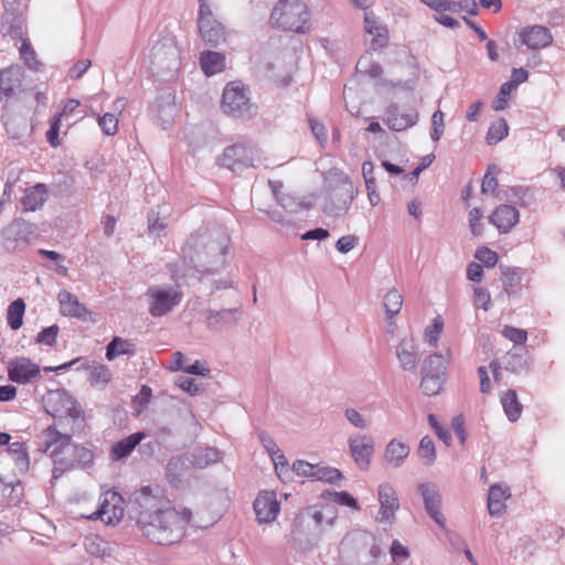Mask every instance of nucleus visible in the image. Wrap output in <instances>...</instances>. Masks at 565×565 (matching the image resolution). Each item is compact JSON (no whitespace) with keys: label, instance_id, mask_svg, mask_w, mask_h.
Here are the masks:
<instances>
[{"label":"nucleus","instance_id":"nucleus-1","mask_svg":"<svg viewBox=\"0 0 565 565\" xmlns=\"http://www.w3.org/2000/svg\"><path fill=\"white\" fill-rule=\"evenodd\" d=\"M129 513L142 535L159 545H172L181 541L192 520L190 509H174L148 486L132 493Z\"/></svg>","mask_w":565,"mask_h":565},{"label":"nucleus","instance_id":"nucleus-2","mask_svg":"<svg viewBox=\"0 0 565 565\" xmlns=\"http://www.w3.org/2000/svg\"><path fill=\"white\" fill-rule=\"evenodd\" d=\"M230 236L221 228L201 227L185 242L182 254L196 271L214 275L226 266Z\"/></svg>","mask_w":565,"mask_h":565},{"label":"nucleus","instance_id":"nucleus-3","mask_svg":"<svg viewBox=\"0 0 565 565\" xmlns=\"http://www.w3.org/2000/svg\"><path fill=\"white\" fill-rule=\"evenodd\" d=\"M309 19L307 6L299 0H279L270 14L275 28L298 33L309 29Z\"/></svg>","mask_w":565,"mask_h":565},{"label":"nucleus","instance_id":"nucleus-4","mask_svg":"<svg viewBox=\"0 0 565 565\" xmlns=\"http://www.w3.org/2000/svg\"><path fill=\"white\" fill-rule=\"evenodd\" d=\"M356 190L343 172H334L329 179V200L326 212L332 215H339L349 210L354 200Z\"/></svg>","mask_w":565,"mask_h":565},{"label":"nucleus","instance_id":"nucleus-5","mask_svg":"<svg viewBox=\"0 0 565 565\" xmlns=\"http://www.w3.org/2000/svg\"><path fill=\"white\" fill-rule=\"evenodd\" d=\"M151 317L159 318L171 312L182 301L183 294L173 286L153 285L145 294Z\"/></svg>","mask_w":565,"mask_h":565},{"label":"nucleus","instance_id":"nucleus-6","mask_svg":"<svg viewBox=\"0 0 565 565\" xmlns=\"http://www.w3.org/2000/svg\"><path fill=\"white\" fill-rule=\"evenodd\" d=\"M248 88L238 83L230 82L222 95V109L225 114L235 118L248 117L252 109Z\"/></svg>","mask_w":565,"mask_h":565},{"label":"nucleus","instance_id":"nucleus-7","mask_svg":"<svg viewBox=\"0 0 565 565\" xmlns=\"http://www.w3.org/2000/svg\"><path fill=\"white\" fill-rule=\"evenodd\" d=\"M198 25L200 34L206 44L218 46L221 43L225 42V29L223 24L214 18L207 0L199 1Z\"/></svg>","mask_w":565,"mask_h":565},{"label":"nucleus","instance_id":"nucleus-8","mask_svg":"<svg viewBox=\"0 0 565 565\" xmlns=\"http://www.w3.org/2000/svg\"><path fill=\"white\" fill-rule=\"evenodd\" d=\"M181 51L172 40L159 42L152 47V65L158 70L174 73L180 66ZM173 76V74H171Z\"/></svg>","mask_w":565,"mask_h":565},{"label":"nucleus","instance_id":"nucleus-9","mask_svg":"<svg viewBox=\"0 0 565 565\" xmlns=\"http://www.w3.org/2000/svg\"><path fill=\"white\" fill-rule=\"evenodd\" d=\"M348 447L355 465L361 470L367 471L375 450L373 437L365 434H354L348 438Z\"/></svg>","mask_w":565,"mask_h":565},{"label":"nucleus","instance_id":"nucleus-10","mask_svg":"<svg viewBox=\"0 0 565 565\" xmlns=\"http://www.w3.org/2000/svg\"><path fill=\"white\" fill-rule=\"evenodd\" d=\"M124 516L122 497L116 491H107L100 497L99 508L89 519L105 524L118 523Z\"/></svg>","mask_w":565,"mask_h":565},{"label":"nucleus","instance_id":"nucleus-11","mask_svg":"<svg viewBox=\"0 0 565 565\" xmlns=\"http://www.w3.org/2000/svg\"><path fill=\"white\" fill-rule=\"evenodd\" d=\"M253 161V149L241 142L226 147L221 157V166L233 172L252 167Z\"/></svg>","mask_w":565,"mask_h":565},{"label":"nucleus","instance_id":"nucleus-12","mask_svg":"<svg viewBox=\"0 0 565 565\" xmlns=\"http://www.w3.org/2000/svg\"><path fill=\"white\" fill-rule=\"evenodd\" d=\"M7 371L9 380L18 384L31 383L41 375L40 366L25 356L11 359Z\"/></svg>","mask_w":565,"mask_h":565},{"label":"nucleus","instance_id":"nucleus-13","mask_svg":"<svg viewBox=\"0 0 565 565\" xmlns=\"http://www.w3.org/2000/svg\"><path fill=\"white\" fill-rule=\"evenodd\" d=\"M39 439V449L50 455L54 461L64 448L72 443V436L70 434L60 433L54 426H49L44 429Z\"/></svg>","mask_w":565,"mask_h":565},{"label":"nucleus","instance_id":"nucleus-14","mask_svg":"<svg viewBox=\"0 0 565 565\" xmlns=\"http://www.w3.org/2000/svg\"><path fill=\"white\" fill-rule=\"evenodd\" d=\"M418 492L423 498L426 512L440 527H445L446 519L440 511L441 494L439 488L433 482H424L418 484Z\"/></svg>","mask_w":565,"mask_h":565},{"label":"nucleus","instance_id":"nucleus-15","mask_svg":"<svg viewBox=\"0 0 565 565\" xmlns=\"http://www.w3.org/2000/svg\"><path fill=\"white\" fill-rule=\"evenodd\" d=\"M380 510L376 521L381 523H392L395 520V513L399 509V501L392 484L384 482L377 490Z\"/></svg>","mask_w":565,"mask_h":565},{"label":"nucleus","instance_id":"nucleus-16","mask_svg":"<svg viewBox=\"0 0 565 565\" xmlns=\"http://www.w3.org/2000/svg\"><path fill=\"white\" fill-rule=\"evenodd\" d=\"M253 507L259 523L274 521L280 511V504L274 491L260 492L255 499Z\"/></svg>","mask_w":565,"mask_h":565},{"label":"nucleus","instance_id":"nucleus-17","mask_svg":"<svg viewBox=\"0 0 565 565\" xmlns=\"http://www.w3.org/2000/svg\"><path fill=\"white\" fill-rule=\"evenodd\" d=\"M242 316V309L231 308L214 310L209 309L205 311L206 327L214 331H222L234 327Z\"/></svg>","mask_w":565,"mask_h":565},{"label":"nucleus","instance_id":"nucleus-18","mask_svg":"<svg viewBox=\"0 0 565 565\" xmlns=\"http://www.w3.org/2000/svg\"><path fill=\"white\" fill-rule=\"evenodd\" d=\"M419 115L417 110L411 109L407 113H401L397 105H390L383 117V121L394 131H403L417 124Z\"/></svg>","mask_w":565,"mask_h":565},{"label":"nucleus","instance_id":"nucleus-19","mask_svg":"<svg viewBox=\"0 0 565 565\" xmlns=\"http://www.w3.org/2000/svg\"><path fill=\"white\" fill-rule=\"evenodd\" d=\"M489 223L502 233H509L520 221L518 209L511 204H501L489 215Z\"/></svg>","mask_w":565,"mask_h":565},{"label":"nucleus","instance_id":"nucleus-20","mask_svg":"<svg viewBox=\"0 0 565 565\" xmlns=\"http://www.w3.org/2000/svg\"><path fill=\"white\" fill-rule=\"evenodd\" d=\"M57 301L60 305V312L64 317L76 318L79 320H87L90 316L89 310L82 303L78 298L66 289H62L57 294Z\"/></svg>","mask_w":565,"mask_h":565},{"label":"nucleus","instance_id":"nucleus-21","mask_svg":"<svg viewBox=\"0 0 565 565\" xmlns=\"http://www.w3.org/2000/svg\"><path fill=\"white\" fill-rule=\"evenodd\" d=\"M519 35L521 42L530 50L546 47L553 41L550 30L543 25L525 26L520 31Z\"/></svg>","mask_w":565,"mask_h":565},{"label":"nucleus","instance_id":"nucleus-22","mask_svg":"<svg viewBox=\"0 0 565 565\" xmlns=\"http://www.w3.org/2000/svg\"><path fill=\"white\" fill-rule=\"evenodd\" d=\"M364 29L366 33L373 36L371 41L372 50L376 51L387 45L388 30L372 11L364 13Z\"/></svg>","mask_w":565,"mask_h":565},{"label":"nucleus","instance_id":"nucleus-23","mask_svg":"<svg viewBox=\"0 0 565 565\" xmlns=\"http://www.w3.org/2000/svg\"><path fill=\"white\" fill-rule=\"evenodd\" d=\"M396 356L404 371L414 372L419 361L418 347L414 339H402L396 347Z\"/></svg>","mask_w":565,"mask_h":565},{"label":"nucleus","instance_id":"nucleus-24","mask_svg":"<svg viewBox=\"0 0 565 565\" xmlns=\"http://www.w3.org/2000/svg\"><path fill=\"white\" fill-rule=\"evenodd\" d=\"M47 198V185L44 183H36L35 185L25 189L20 202L24 211L34 212L44 205Z\"/></svg>","mask_w":565,"mask_h":565},{"label":"nucleus","instance_id":"nucleus-25","mask_svg":"<svg viewBox=\"0 0 565 565\" xmlns=\"http://www.w3.org/2000/svg\"><path fill=\"white\" fill-rule=\"evenodd\" d=\"M23 78L21 66L12 65L0 73V94L11 97L20 89Z\"/></svg>","mask_w":565,"mask_h":565},{"label":"nucleus","instance_id":"nucleus-26","mask_svg":"<svg viewBox=\"0 0 565 565\" xmlns=\"http://www.w3.org/2000/svg\"><path fill=\"white\" fill-rule=\"evenodd\" d=\"M508 487L493 484L489 489L488 494V510L491 516L499 518L503 515L507 510L505 501L510 498Z\"/></svg>","mask_w":565,"mask_h":565},{"label":"nucleus","instance_id":"nucleus-27","mask_svg":"<svg viewBox=\"0 0 565 565\" xmlns=\"http://www.w3.org/2000/svg\"><path fill=\"white\" fill-rule=\"evenodd\" d=\"M409 455V447L399 439L393 438L384 449V460L393 468H399Z\"/></svg>","mask_w":565,"mask_h":565},{"label":"nucleus","instance_id":"nucleus-28","mask_svg":"<svg viewBox=\"0 0 565 565\" xmlns=\"http://www.w3.org/2000/svg\"><path fill=\"white\" fill-rule=\"evenodd\" d=\"M77 451V445L76 444H68L64 451L61 452V455L57 456V458L53 461L54 467L52 470V478L58 479L61 476L70 470L74 469V459Z\"/></svg>","mask_w":565,"mask_h":565},{"label":"nucleus","instance_id":"nucleus-29","mask_svg":"<svg viewBox=\"0 0 565 565\" xmlns=\"http://www.w3.org/2000/svg\"><path fill=\"white\" fill-rule=\"evenodd\" d=\"M145 437V433L139 431L115 443L111 447V457L115 460H120L128 457Z\"/></svg>","mask_w":565,"mask_h":565},{"label":"nucleus","instance_id":"nucleus-30","mask_svg":"<svg viewBox=\"0 0 565 565\" xmlns=\"http://www.w3.org/2000/svg\"><path fill=\"white\" fill-rule=\"evenodd\" d=\"M202 71L207 75H214L222 72L225 67V56L222 53L204 51L200 56Z\"/></svg>","mask_w":565,"mask_h":565},{"label":"nucleus","instance_id":"nucleus-31","mask_svg":"<svg viewBox=\"0 0 565 565\" xmlns=\"http://www.w3.org/2000/svg\"><path fill=\"white\" fill-rule=\"evenodd\" d=\"M220 451L214 447H205L191 454V463L198 469H204L220 460Z\"/></svg>","mask_w":565,"mask_h":565},{"label":"nucleus","instance_id":"nucleus-32","mask_svg":"<svg viewBox=\"0 0 565 565\" xmlns=\"http://www.w3.org/2000/svg\"><path fill=\"white\" fill-rule=\"evenodd\" d=\"M136 353V345L126 339L115 337L106 348V358L109 361L115 360L119 355H134Z\"/></svg>","mask_w":565,"mask_h":565},{"label":"nucleus","instance_id":"nucleus-33","mask_svg":"<svg viewBox=\"0 0 565 565\" xmlns=\"http://www.w3.org/2000/svg\"><path fill=\"white\" fill-rule=\"evenodd\" d=\"M501 404L503 411L510 422H515L520 418L522 413V405L518 399L516 392L509 388L501 395Z\"/></svg>","mask_w":565,"mask_h":565},{"label":"nucleus","instance_id":"nucleus-34","mask_svg":"<svg viewBox=\"0 0 565 565\" xmlns=\"http://www.w3.org/2000/svg\"><path fill=\"white\" fill-rule=\"evenodd\" d=\"M447 358L439 353L428 355L424 361L422 373L444 376L450 358V349H447Z\"/></svg>","mask_w":565,"mask_h":565},{"label":"nucleus","instance_id":"nucleus-35","mask_svg":"<svg viewBox=\"0 0 565 565\" xmlns=\"http://www.w3.org/2000/svg\"><path fill=\"white\" fill-rule=\"evenodd\" d=\"M25 303L22 298L12 301L7 311V322L12 330H18L23 323Z\"/></svg>","mask_w":565,"mask_h":565},{"label":"nucleus","instance_id":"nucleus-36","mask_svg":"<svg viewBox=\"0 0 565 565\" xmlns=\"http://www.w3.org/2000/svg\"><path fill=\"white\" fill-rule=\"evenodd\" d=\"M8 451L20 471H26L29 469V454L24 443L14 441L10 444Z\"/></svg>","mask_w":565,"mask_h":565},{"label":"nucleus","instance_id":"nucleus-37","mask_svg":"<svg viewBox=\"0 0 565 565\" xmlns=\"http://www.w3.org/2000/svg\"><path fill=\"white\" fill-rule=\"evenodd\" d=\"M499 269L501 273V281L507 292H510V289L519 286L522 282L524 274L523 269L503 265H500Z\"/></svg>","mask_w":565,"mask_h":565},{"label":"nucleus","instance_id":"nucleus-38","mask_svg":"<svg viewBox=\"0 0 565 565\" xmlns=\"http://www.w3.org/2000/svg\"><path fill=\"white\" fill-rule=\"evenodd\" d=\"M356 70L360 74L373 79L381 78L383 75V67L380 63L373 61L371 55L361 56L356 63Z\"/></svg>","mask_w":565,"mask_h":565},{"label":"nucleus","instance_id":"nucleus-39","mask_svg":"<svg viewBox=\"0 0 565 565\" xmlns=\"http://www.w3.org/2000/svg\"><path fill=\"white\" fill-rule=\"evenodd\" d=\"M384 307L387 318H394L396 315L401 312L403 307L402 294L395 288L388 290L384 296Z\"/></svg>","mask_w":565,"mask_h":565},{"label":"nucleus","instance_id":"nucleus-40","mask_svg":"<svg viewBox=\"0 0 565 565\" xmlns=\"http://www.w3.org/2000/svg\"><path fill=\"white\" fill-rule=\"evenodd\" d=\"M509 127L505 119L500 118L492 122L488 129L486 140L488 145H495L508 136Z\"/></svg>","mask_w":565,"mask_h":565},{"label":"nucleus","instance_id":"nucleus-41","mask_svg":"<svg viewBox=\"0 0 565 565\" xmlns=\"http://www.w3.org/2000/svg\"><path fill=\"white\" fill-rule=\"evenodd\" d=\"M441 387L443 376L422 373L420 388L425 395L434 396L440 392Z\"/></svg>","mask_w":565,"mask_h":565},{"label":"nucleus","instance_id":"nucleus-42","mask_svg":"<svg viewBox=\"0 0 565 565\" xmlns=\"http://www.w3.org/2000/svg\"><path fill=\"white\" fill-rule=\"evenodd\" d=\"M417 454L425 465L431 466L436 460V450L430 437L425 436L420 439Z\"/></svg>","mask_w":565,"mask_h":565},{"label":"nucleus","instance_id":"nucleus-43","mask_svg":"<svg viewBox=\"0 0 565 565\" xmlns=\"http://www.w3.org/2000/svg\"><path fill=\"white\" fill-rule=\"evenodd\" d=\"M111 377V373L106 365L96 364L89 370V382L92 385H106Z\"/></svg>","mask_w":565,"mask_h":565},{"label":"nucleus","instance_id":"nucleus-44","mask_svg":"<svg viewBox=\"0 0 565 565\" xmlns=\"http://www.w3.org/2000/svg\"><path fill=\"white\" fill-rule=\"evenodd\" d=\"M58 331L60 328L57 324H52L47 328H44L38 333L35 342L42 345L54 347L56 343Z\"/></svg>","mask_w":565,"mask_h":565},{"label":"nucleus","instance_id":"nucleus-45","mask_svg":"<svg viewBox=\"0 0 565 565\" xmlns=\"http://www.w3.org/2000/svg\"><path fill=\"white\" fill-rule=\"evenodd\" d=\"M342 478L339 469L317 465L315 480L333 483Z\"/></svg>","mask_w":565,"mask_h":565},{"label":"nucleus","instance_id":"nucleus-46","mask_svg":"<svg viewBox=\"0 0 565 565\" xmlns=\"http://www.w3.org/2000/svg\"><path fill=\"white\" fill-rule=\"evenodd\" d=\"M475 257L479 260L481 266L487 268L494 267L499 260L498 254L488 247L478 248Z\"/></svg>","mask_w":565,"mask_h":565},{"label":"nucleus","instance_id":"nucleus-47","mask_svg":"<svg viewBox=\"0 0 565 565\" xmlns=\"http://www.w3.org/2000/svg\"><path fill=\"white\" fill-rule=\"evenodd\" d=\"M505 369L513 373H520L526 369V361L521 353L510 352L505 356Z\"/></svg>","mask_w":565,"mask_h":565},{"label":"nucleus","instance_id":"nucleus-48","mask_svg":"<svg viewBox=\"0 0 565 565\" xmlns=\"http://www.w3.org/2000/svg\"><path fill=\"white\" fill-rule=\"evenodd\" d=\"M182 467L183 462L180 458L173 457L169 460L166 468V475L170 483L177 484L178 482H180Z\"/></svg>","mask_w":565,"mask_h":565},{"label":"nucleus","instance_id":"nucleus-49","mask_svg":"<svg viewBox=\"0 0 565 565\" xmlns=\"http://www.w3.org/2000/svg\"><path fill=\"white\" fill-rule=\"evenodd\" d=\"M98 125L107 136H114L118 130V119L111 113L98 117Z\"/></svg>","mask_w":565,"mask_h":565},{"label":"nucleus","instance_id":"nucleus-50","mask_svg":"<svg viewBox=\"0 0 565 565\" xmlns=\"http://www.w3.org/2000/svg\"><path fill=\"white\" fill-rule=\"evenodd\" d=\"M443 328L444 323L440 317L435 318L431 326L426 328L425 338L430 345L437 347L439 335L443 332Z\"/></svg>","mask_w":565,"mask_h":565},{"label":"nucleus","instance_id":"nucleus-51","mask_svg":"<svg viewBox=\"0 0 565 565\" xmlns=\"http://www.w3.org/2000/svg\"><path fill=\"white\" fill-rule=\"evenodd\" d=\"M473 303L477 308L488 311L491 307L490 292L482 287H473Z\"/></svg>","mask_w":565,"mask_h":565},{"label":"nucleus","instance_id":"nucleus-52","mask_svg":"<svg viewBox=\"0 0 565 565\" xmlns=\"http://www.w3.org/2000/svg\"><path fill=\"white\" fill-rule=\"evenodd\" d=\"M344 417L355 428L366 429L369 427L366 418L353 407H349L344 411Z\"/></svg>","mask_w":565,"mask_h":565},{"label":"nucleus","instance_id":"nucleus-53","mask_svg":"<svg viewBox=\"0 0 565 565\" xmlns=\"http://www.w3.org/2000/svg\"><path fill=\"white\" fill-rule=\"evenodd\" d=\"M392 562L394 564H401L408 559L409 557V551L406 546H404L398 540H394L392 542L391 548H390Z\"/></svg>","mask_w":565,"mask_h":565},{"label":"nucleus","instance_id":"nucleus-54","mask_svg":"<svg viewBox=\"0 0 565 565\" xmlns=\"http://www.w3.org/2000/svg\"><path fill=\"white\" fill-rule=\"evenodd\" d=\"M335 516V510L330 505L323 507L321 510L315 511L312 514V518L318 525H322L323 523L332 525Z\"/></svg>","mask_w":565,"mask_h":565},{"label":"nucleus","instance_id":"nucleus-55","mask_svg":"<svg viewBox=\"0 0 565 565\" xmlns=\"http://www.w3.org/2000/svg\"><path fill=\"white\" fill-rule=\"evenodd\" d=\"M330 497H331L332 502H334V503H337L339 505L349 507V508H352L354 510H359L360 509L356 499L353 498L347 491H340V492L334 491V492L330 493Z\"/></svg>","mask_w":565,"mask_h":565},{"label":"nucleus","instance_id":"nucleus-56","mask_svg":"<svg viewBox=\"0 0 565 565\" xmlns=\"http://www.w3.org/2000/svg\"><path fill=\"white\" fill-rule=\"evenodd\" d=\"M482 217L483 213L479 207H473L469 211V227L475 236H479L483 232V226L481 224Z\"/></svg>","mask_w":565,"mask_h":565},{"label":"nucleus","instance_id":"nucleus-57","mask_svg":"<svg viewBox=\"0 0 565 565\" xmlns=\"http://www.w3.org/2000/svg\"><path fill=\"white\" fill-rule=\"evenodd\" d=\"M93 452L89 449L77 445V451L74 459V469L86 468L93 462Z\"/></svg>","mask_w":565,"mask_h":565},{"label":"nucleus","instance_id":"nucleus-58","mask_svg":"<svg viewBox=\"0 0 565 565\" xmlns=\"http://www.w3.org/2000/svg\"><path fill=\"white\" fill-rule=\"evenodd\" d=\"M20 484L7 483L0 478V503L17 504L19 499H12L11 495Z\"/></svg>","mask_w":565,"mask_h":565},{"label":"nucleus","instance_id":"nucleus-59","mask_svg":"<svg viewBox=\"0 0 565 565\" xmlns=\"http://www.w3.org/2000/svg\"><path fill=\"white\" fill-rule=\"evenodd\" d=\"M502 334L515 344H524L527 340L526 331L514 327H504Z\"/></svg>","mask_w":565,"mask_h":565},{"label":"nucleus","instance_id":"nucleus-60","mask_svg":"<svg viewBox=\"0 0 565 565\" xmlns=\"http://www.w3.org/2000/svg\"><path fill=\"white\" fill-rule=\"evenodd\" d=\"M431 125H433V130H431L430 137L434 141H438L441 138V136L444 134V129H445L444 114L441 110H436L433 114Z\"/></svg>","mask_w":565,"mask_h":565},{"label":"nucleus","instance_id":"nucleus-61","mask_svg":"<svg viewBox=\"0 0 565 565\" xmlns=\"http://www.w3.org/2000/svg\"><path fill=\"white\" fill-rule=\"evenodd\" d=\"M317 465L309 463L305 460H296L292 463V470L301 477L315 479Z\"/></svg>","mask_w":565,"mask_h":565},{"label":"nucleus","instance_id":"nucleus-62","mask_svg":"<svg viewBox=\"0 0 565 565\" xmlns=\"http://www.w3.org/2000/svg\"><path fill=\"white\" fill-rule=\"evenodd\" d=\"M513 85L512 84H508V83H503L500 87V90H499V95L497 97V99L493 102V109L494 110H503L508 104V96L511 94V92L513 90Z\"/></svg>","mask_w":565,"mask_h":565},{"label":"nucleus","instance_id":"nucleus-63","mask_svg":"<svg viewBox=\"0 0 565 565\" xmlns=\"http://www.w3.org/2000/svg\"><path fill=\"white\" fill-rule=\"evenodd\" d=\"M428 422L431 426V428L434 429L435 434L437 435V437L446 445V446H449L450 443H451V435L450 433L444 428L443 426L439 425L437 418L435 415L433 414H429L428 415Z\"/></svg>","mask_w":565,"mask_h":565},{"label":"nucleus","instance_id":"nucleus-64","mask_svg":"<svg viewBox=\"0 0 565 565\" xmlns=\"http://www.w3.org/2000/svg\"><path fill=\"white\" fill-rule=\"evenodd\" d=\"M270 459L274 463L275 470L277 475L281 478L284 475L289 472V463L286 458V456L282 454V451L279 449L277 450V454H273L270 456Z\"/></svg>","mask_w":565,"mask_h":565}]
</instances>
